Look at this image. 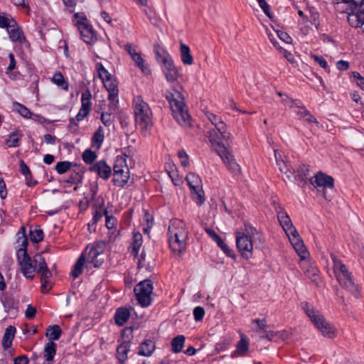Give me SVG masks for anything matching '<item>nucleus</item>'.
<instances>
[{"mask_svg": "<svg viewBox=\"0 0 364 364\" xmlns=\"http://www.w3.org/2000/svg\"><path fill=\"white\" fill-rule=\"evenodd\" d=\"M206 118L214 126L215 130V134L208 132V137L209 141L217 153L220 157L226 167L232 173L237 174L240 171V166L236 162L234 156L228 150V149L221 142V139L228 141L230 134L226 132V124L219 115L206 112Z\"/></svg>", "mask_w": 364, "mask_h": 364, "instance_id": "1", "label": "nucleus"}, {"mask_svg": "<svg viewBox=\"0 0 364 364\" xmlns=\"http://www.w3.org/2000/svg\"><path fill=\"white\" fill-rule=\"evenodd\" d=\"M264 242L263 235L250 223L245 224V232L235 233L236 247L241 257L249 259L253 257V240Z\"/></svg>", "mask_w": 364, "mask_h": 364, "instance_id": "2", "label": "nucleus"}, {"mask_svg": "<svg viewBox=\"0 0 364 364\" xmlns=\"http://www.w3.org/2000/svg\"><path fill=\"white\" fill-rule=\"evenodd\" d=\"M16 236V242L18 245L17 259L21 267V272L26 278L32 280L34 278L35 267L33 264V261L32 262L26 251L28 239L26 235V228L23 226L21 227Z\"/></svg>", "mask_w": 364, "mask_h": 364, "instance_id": "3", "label": "nucleus"}, {"mask_svg": "<svg viewBox=\"0 0 364 364\" xmlns=\"http://www.w3.org/2000/svg\"><path fill=\"white\" fill-rule=\"evenodd\" d=\"M300 306L323 336L333 338L336 336L334 326L326 321L324 316L314 309L311 304L307 301H302Z\"/></svg>", "mask_w": 364, "mask_h": 364, "instance_id": "4", "label": "nucleus"}, {"mask_svg": "<svg viewBox=\"0 0 364 364\" xmlns=\"http://www.w3.org/2000/svg\"><path fill=\"white\" fill-rule=\"evenodd\" d=\"M133 109L136 124L142 131H146L152 125V112L149 105L141 96H136L133 100Z\"/></svg>", "mask_w": 364, "mask_h": 364, "instance_id": "5", "label": "nucleus"}, {"mask_svg": "<svg viewBox=\"0 0 364 364\" xmlns=\"http://www.w3.org/2000/svg\"><path fill=\"white\" fill-rule=\"evenodd\" d=\"M166 98L169 102L173 116L178 123L184 127L189 125L191 116L181 93L178 92L170 93L166 96Z\"/></svg>", "mask_w": 364, "mask_h": 364, "instance_id": "6", "label": "nucleus"}, {"mask_svg": "<svg viewBox=\"0 0 364 364\" xmlns=\"http://www.w3.org/2000/svg\"><path fill=\"white\" fill-rule=\"evenodd\" d=\"M129 179V168L127 164L126 159L122 156H117L113 166L114 185L124 187Z\"/></svg>", "mask_w": 364, "mask_h": 364, "instance_id": "7", "label": "nucleus"}, {"mask_svg": "<svg viewBox=\"0 0 364 364\" xmlns=\"http://www.w3.org/2000/svg\"><path fill=\"white\" fill-rule=\"evenodd\" d=\"M75 26L80 33L82 39L87 44H92L96 41V36L92 26L88 23V20L83 14H75Z\"/></svg>", "mask_w": 364, "mask_h": 364, "instance_id": "8", "label": "nucleus"}, {"mask_svg": "<svg viewBox=\"0 0 364 364\" xmlns=\"http://www.w3.org/2000/svg\"><path fill=\"white\" fill-rule=\"evenodd\" d=\"M136 299L142 307H147L151 303V295L153 292V284L151 280L140 282L134 289Z\"/></svg>", "mask_w": 364, "mask_h": 364, "instance_id": "9", "label": "nucleus"}, {"mask_svg": "<svg viewBox=\"0 0 364 364\" xmlns=\"http://www.w3.org/2000/svg\"><path fill=\"white\" fill-rule=\"evenodd\" d=\"M186 180L191 190V197L193 200L198 205H201L204 200V191L200 177L193 173H189L187 174Z\"/></svg>", "mask_w": 364, "mask_h": 364, "instance_id": "10", "label": "nucleus"}, {"mask_svg": "<svg viewBox=\"0 0 364 364\" xmlns=\"http://www.w3.org/2000/svg\"><path fill=\"white\" fill-rule=\"evenodd\" d=\"M291 174L294 175V181L297 185L301 188L306 187L309 182L311 173V166L304 163H299L293 171H289Z\"/></svg>", "mask_w": 364, "mask_h": 364, "instance_id": "11", "label": "nucleus"}, {"mask_svg": "<svg viewBox=\"0 0 364 364\" xmlns=\"http://www.w3.org/2000/svg\"><path fill=\"white\" fill-rule=\"evenodd\" d=\"M348 21L354 28H362L364 32V0L352 6L348 13Z\"/></svg>", "mask_w": 364, "mask_h": 364, "instance_id": "12", "label": "nucleus"}, {"mask_svg": "<svg viewBox=\"0 0 364 364\" xmlns=\"http://www.w3.org/2000/svg\"><path fill=\"white\" fill-rule=\"evenodd\" d=\"M105 250L104 243H97L93 245L89 250L86 261L87 267H100L104 262L103 252Z\"/></svg>", "mask_w": 364, "mask_h": 364, "instance_id": "13", "label": "nucleus"}, {"mask_svg": "<svg viewBox=\"0 0 364 364\" xmlns=\"http://www.w3.org/2000/svg\"><path fill=\"white\" fill-rule=\"evenodd\" d=\"M309 183L316 188H322L323 190L326 188H334V179L332 176L324 173L322 171L317 172L313 178H309Z\"/></svg>", "mask_w": 364, "mask_h": 364, "instance_id": "14", "label": "nucleus"}, {"mask_svg": "<svg viewBox=\"0 0 364 364\" xmlns=\"http://www.w3.org/2000/svg\"><path fill=\"white\" fill-rule=\"evenodd\" d=\"M168 237L188 238V233L183 221L179 219L171 220L168 228Z\"/></svg>", "mask_w": 364, "mask_h": 364, "instance_id": "15", "label": "nucleus"}, {"mask_svg": "<svg viewBox=\"0 0 364 364\" xmlns=\"http://www.w3.org/2000/svg\"><path fill=\"white\" fill-rule=\"evenodd\" d=\"M206 234H208L211 240L217 244L218 247L220 248L227 257L234 260L236 259L237 255L235 251L228 246L219 235H218L214 230L208 228H206Z\"/></svg>", "mask_w": 364, "mask_h": 364, "instance_id": "16", "label": "nucleus"}, {"mask_svg": "<svg viewBox=\"0 0 364 364\" xmlns=\"http://www.w3.org/2000/svg\"><path fill=\"white\" fill-rule=\"evenodd\" d=\"M287 235L301 259L307 258L309 253L304 246L298 231L296 230V232L292 231V233H287Z\"/></svg>", "mask_w": 364, "mask_h": 364, "instance_id": "17", "label": "nucleus"}, {"mask_svg": "<svg viewBox=\"0 0 364 364\" xmlns=\"http://www.w3.org/2000/svg\"><path fill=\"white\" fill-rule=\"evenodd\" d=\"M105 87L109 92L108 100H109V109H115L118 103V88L113 77L102 82Z\"/></svg>", "mask_w": 364, "mask_h": 364, "instance_id": "18", "label": "nucleus"}, {"mask_svg": "<svg viewBox=\"0 0 364 364\" xmlns=\"http://www.w3.org/2000/svg\"><path fill=\"white\" fill-rule=\"evenodd\" d=\"M163 72L168 82H174L178 77V72L171 56L165 55L163 59Z\"/></svg>", "mask_w": 364, "mask_h": 364, "instance_id": "19", "label": "nucleus"}, {"mask_svg": "<svg viewBox=\"0 0 364 364\" xmlns=\"http://www.w3.org/2000/svg\"><path fill=\"white\" fill-rule=\"evenodd\" d=\"M125 50L132 57V59L135 63V65L141 69L142 73L145 75H149L151 73V69L149 66L144 63V59L141 55L136 52V50L132 47L130 44L125 46Z\"/></svg>", "mask_w": 364, "mask_h": 364, "instance_id": "20", "label": "nucleus"}, {"mask_svg": "<svg viewBox=\"0 0 364 364\" xmlns=\"http://www.w3.org/2000/svg\"><path fill=\"white\" fill-rule=\"evenodd\" d=\"M299 265L305 275L312 282H315L317 285L320 283L321 279L318 275L319 270L316 266L312 265L309 261L306 260V259H301Z\"/></svg>", "mask_w": 364, "mask_h": 364, "instance_id": "21", "label": "nucleus"}, {"mask_svg": "<svg viewBox=\"0 0 364 364\" xmlns=\"http://www.w3.org/2000/svg\"><path fill=\"white\" fill-rule=\"evenodd\" d=\"M336 279L342 287L349 291L355 297L359 298L360 290L358 286L354 283L351 273L348 274V277L338 276Z\"/></svg>", "mask_w": 364, "mask_h": 364, "instance_id": "22", "label": "nucleus"}, {"mask_svg": "<svg viewBox=\"0 0 364 364\" xmlns=\"http://www.w3.org/2000/svg\"><path fill=\"white\" fill-rule=\"evenodd\" d=\"M277 212L278 220L286 234L292 233V231L296 232V228L287 213L282 208Z\"/></svg>", "mask_w": 364, "mask_h": 364, "instance_id": "23", "label": "nucleus"}, {"mask_svg": "<svg viewBox=\"0 0 364 364\" xmlns=\"http://www.w3.org/2000/svg\"><path fill=\"white\" fill-rule=\"evenodd\" d=\"M90 171L96 172L99 177L108 179L111 175L112 169L105 161H99L89 168Z\"/></svg>", "mask_w": 364, "mask_h": 364, "instance_id": "24", "label": "nucleus"}, {"mask_svg": "<svg viewBox=\"0 0 364 364\" xmlns=\"http://www.w3.org/2000/svg\"><path fill=\"white\" fill-rule=\"evenodd\" d=\"M188 238L168 237L169 247L176 255H181L186 250Z\"/></svg>", "mask_w": 364, "mask_h": 364, "instance_id": "25", "label": "nucleus"}, {"mask_svg": "<svg viewBox=\"0 0 364 364\" xmlns=\"http://www.w3.org/2000/svg\"><path fill=\"white\" fill-rule=\"evenodd\" d=\"M331 259L333 263V269L336 278L337 279L338 276L348 277V274H350V272L348 271L346 266L340 259L337 257L335 254L331 253Z\"/></svg>", "mask_w": 364, "mask_h": 364, "instance_id": "26", "label": "nucleus"}, {"mask_svg": "<svg viewBox=\"0 0 364 364\" xmlns=\"http://www.w3.org/2000/svg\"><path fill=\"white\" fill-rule=\"evenodd\" d=\"M38 273L41 274V291L43 294L48 293L52 287L50 280L52 275L50 269L48 268L43 270L42 272H39Z\"/></svg>", "mask_w": 364, "mask_h": 364, "instance_id": "27", "label": "nucleus"}, {"mask_svg": "<svg viewBox=\"0 0 364 364\" xmlns=\"http://www.w3.org/2000/svg\"><path fill=\"white\" fill-rule=\"evenodd\" d=\"M131 343L129 341H124L117 348V357L121 364L127 359V353L130 350Z\"/></svg>", "mask_w": 364, "mask_h": 364, "instance_id": "28", "label": "nucleus"}, {"mask_svg": "<svg viewBox=\"0 0 364 364\" xmlns=\"http://www.w3.org/2000/svg\"><path fill=\"white\" fill-rule=\"evenodd\" d=\"M15 333L16 328L12 326L6 328L2 340V346L4 350L8 349L11 346Z\"/></svg>", "mask_w": 364, "mask_h": 364, "instance_id": "29", "label": "nucleus"}, {"mask_svg": "<svg viewBox=\"0 0 364 364\" xmlns=\"http://www.w3.org/2000/svg\"><path fill=\"white\" fill-rule=\"evenodd\" d=\"M249 349V341L245 335H241L240 340L236 346V350L232 354V357L235 355L242 356Z\"/></svg>", "mask_w": 364, "mask_h": 364, "instance_id": "30", "label": "nucleus"}, {"mask_svg": "<svg viewBox=\"0 0 364 364\" xmlns=\"http://www.w3.org/2000/svg\"><path fill=\"white\" fill-rule=\"evenodd\" d=\"M180 53L182 63L186 65H190L193 63V57L191 54L189 47L183 43H180Z\"/></svg>", "mask_w": 364, "mask_h": 364, "instance_id": "31", "label": "nucleus"}, {"mask_svg": "<svg viewBox=\"0 0 364 364\" xmlns=\"http://www.w3.org/2000/svg\"><path fill=\"white\" fill-rule=\"evenodd\" d=\"M130 312L127 308H119L114 315L115 323L118 326H123L129 319Z\"/></svg>", "mask_w": 364, "mask_h": 364, "instance_id": "32", "label": "nucleus"}, {"mask_svg": "<svg viewBox=\"0 0 364 364\" xmlns=\"http://www.w3.org/2000/svg\"><path fill=\"white\" fill-rule=\"evenodd\" d=\"M155 349V343L151 340L144 341L139 348V355L149 357Z\"/></svg>", "mask_w": 364, "mask_h": 364, "instance_id": "33", "label": "nucleus"}, {"mask_svg": "<svg viewBox=\"0 0 364 364\" xmlns=\"http://www.w3.org/2000/svg\"><path fill=\"white\" fill-rule=\"evenodd\" d=\"M86 261L85 253L83 252L75 262L71 275L74 279L78 277L82 272L83 267Z\"/></svg>", "mask_w": 364, "mask_h": 364, "instance_id": "34", "label": "nucleus"}, {"mask_svg": "<svg viewBox=\"0 0 364 364\" xmlns=\"http://www.w3.org/2000/svg\"><path fill=\"white\" fill-rule=\"evenodd\" d=\"M8 33L10 39L12 41L18 42L19 43H22L25 41V37L23 34V32L18 27H10L8 28Z\"/></svg>", "mask_w": 364, "mask_h": 364, "instance_id": "35", "label": "nucleus"}, {"mask_svg": "<svg viewBox=\"0 0 364 364\" xmlns=\"http://www.w3.org/2000/svg\"><path fill=\"white\" fill-rule=\"evenodd\" d=\"M61 334L62 331L59 326L53 325L48 328L46 336L50 340V341H53L58 340Z\"/></svg>", "mask_w": 364, "mask_h": 364, "instance_id": "36", "label": "nucleus"}, {"mask_svg": "<svg viewBox=\"0 0 364 364\" xmlns=\"http://www.w3.org/2000/svg\"><path fill=\"white\" fill-rule=\"evenodd\" d=\"M92 105V94L90 90L87 88L81 94V107L90 111Z\"/></svg>", "mask_w": 364, "mask_h": 364, "instance_id": "37", "label": "nucleus"}, {"mask_svg": "<svg viewBox=\"0 0 364 364\" xmlns=\"http://www.w3.org/2000/svg\"><path fill=\"white\" fill-rule=\"evenodd\" d=\"M56 353V344L53 341H49L46 343L44 349V357L46 360H53Z\"/></svg>", "mask_w": 364, "mask_h": 364, "instance_id": "38", "label": "nucleus"}, {"mask_svg": "<svg viewBox=\"0 0 364 364\" xmlns=\"http://www.w3.org/2000/svg\"><path fill=\"white\" fill-rule=\"evenodd\" d=\"M185 336L178 335L175 337L171 341V350L173 353H178L182 350L185 343Z\"/></svg>", "mask_w": 364, "mask_h": 364, "instance_id": "39", "label": "nucleus"}, {"mask_svg": "<svg viewBox=\"0 0 364 364\" xmlns=\"http://www.w3.org/2000/svg\"><path fill=\"white\" fill-rule=\"evenodd\" d=\"M21 138V134L19 132H13L9 135L8 139H6V144L9 147H17L20 145Z\"/></svg>", "mask_w": 364, "mask_h": 364, "instance_id": "40", "label": "nucleus"}, {"mask_svg": "<svg viewBox=\"0 0 364 364\" xmlns=\"http://www.w3.org/2000/svg\"><path fill=\"white\" fill-rule=\"evenodd\" d=\"M51 81L64 90H68L69 89L68 82L65 80L64 77L60 72L55 73L53 75Z\"/></svg>", "mask_w": 364, "mask_h": 364, "instance_id": "41", "label": "nucleus"}, {"mask_svg": "<svg viewBox=\"0 0 364 364\" xmlns=\"http://www.w3.org/2000/svg\"><path fill=\"white\" fill-rule=\"evenodd\" d=\"M33 263L35 271L36 270L37 272H42L43 270L48 269L45 258L41 254H36L34 255Z\"/></svg>", "mask_w": 364, "mask_h": 364, "instance_id": "42", "label": "nucleus"}, {"mask_svg": "<svg viewBox=\"0 0 364 364\" xmlns=\"http://www.w3.org/2000/svg\"><path fill=\"white\" fill-rule=\"evenodd\" d=\"M232 338L230 336H224L221 338L220 341L216 343L215 350L217 353L225 351L228 349L232 343Z\"/></svg>", "mask_w": 364, "mask_h": 364, "instance_id": "43", "label": "nucleus"}, {"mask_svg": "<svg viewBox=\"0 0 364 364\" xmlns=\"http://www.w3.org/2000/svg\"><path fill=\"white\" fill-rule=\"evenodd\" d=\"M105 135L104 131L101 126H100L97 129L94 133V135L92 139V142L93 145H96L97 149L101 147V145L104 141Z\"/></svg>", "mask_w": 364, "mask_h": 364, "instance_id": "44", "label": "nucleus"}, {"mask_svg": "<svg viewBox=\"0 0 364 364\" xmlns=\"http://www.w3.org/2000/svg\"><path fill=\"white\" fill-rule=\"evenodd\" d=\"M142 245V235L141 233H136L133 237L132 254L135 257L139 254L140 247Z\"/></svg>", "mask_w": 364, "mask_h": 364, "instance_id": "45", "label": "nucleus"}, {"mask_svg": "<svg viewBox=\"0 0 364 364\" xmlns=\"http://www.w3.org/2000/svg\"><path fill=\"white\" fill-rule=\"evenodd\" d=\"M96 69L97 71V74L99 77L102 80V81H105L107 79L112 78V75L105 68L101 63H97L96 64Z\"/></svg>", "mask_w": 364, "mask_h": 364, "instance_id": "46", "label": "nucleus"}, {"mask_svg": "<svg viewBox=\"0 0 364 364\" xmlns=\"http://www.w3.org/2000/svg\"><path fill=\"white\" fill-rule=\"evenodd\" d=\"M90 112V111H88L85 109H83L82 107H80L77 114L76 115V117L71 118L70 119V124L71 125H75V126L77 127V123L76 122V121L80 122V121L83 120L87 116H88Z\"/></svg>", "mask_w": 364, "mask_h": 364, "instance_id": "47", "label": "nucleus"}, {"mask_svg": "<svg viewBox=\"0 0 364 364\" xmlns=\"http://www.w3.org/2000/svg\"><path fill=\"white\" fill-rule=\"evenodd\" d=\"M72 167V163L68 161H60L55 164V170L59 174H63Z\"/></svg>", "mask_w": 364, "mask_h": 364, "instance_id": "48", "label": "nucleus"}, {"mask_svg": "<svg viewBox=\"0 0 364 364\" xmlns=\"http://www.w3.org/2000/svg\"><path fill=\"white\" fill-rule=\"evenodd\" d=\"M82 157L85 163L91 164L96 159L97 154L95 151L87 149L83 152Z\"/></svg>", "mask_w": 364, "mask_h": 364, "instance_id": "49", "label": "nucleus"}, {"mask_svg": "<svg viewBox=\"0 0 364 364\" xmlns=\"http://www.w3.org/2000/svg\"><path fill=\"white\" fill-rule=\"evenodd\" d=\"M14 109L25 118H30L31 116V111L21 104H19L18 102L14 103Z\"/></svg>", "mask_w": 364, "mask_h": 364, "instance_id": "50", "label": "nucleus"}, {"mask_svg": "<svg viewBox=\"0 0 364 364\" xmlns=\"http://www.w3.org/2000/svg\"><path fill=\"white\" fill-rule=\"evenodd\" d=\"M30 237L32 242L38 243L43 239V232L41 229L31 230Z\"/></svg>", "mask_w": 364, "mask_h": 364, "instance_id": "51", "label": "nucleus"}, {"mask_svg": "<svg viewBox=\"0 0 364 364\" xmlns=\"http://www.w3.org/2000/svg\"><path fill=\"white\" fill-rule=\"evenodd\" d=\"M301 101L300 100H294L288 96H286L282 100V102L288 106L290 109H293L294 107H297Z\"/></svg>", "mask_w": 364, "mask_h": 364, "instance_id": "52", "label": "nucleus"}, {"mask_svg": "<svg viewBox=\"0 0 364 364\" xmlns=\"http://www.w3.org/2000/svg\"><path fill=\"white\" fill-rule=\"evenodd\" d=\"M311 58L318 65H320V67L323 68L325 70H329L328 63L323 56L313 55H311Z\"/></svg>", "mask_w": 364, "mask_h": 364, "instance_id": "53", "label": "nucleus"}, {"mask_svg": "<svg viewBox=\"0 0 364 364\" xmlns=\"http://www.w3.org/2000/svg\"><path fill=\"white\" fill-rule=\"evenodd\" d=\"M154 53L156 55L157 60L159 62H161L162 64H163V59L164 58L165 55L171 56L166 50H164L163 48H160L159 46L154 47Z\"/></svg>", "mask_w": 364, "mask_h": 364, "instance_id": "54", "label": "nucleus"}, {"mask_svg": "<svg viewBox=\"0 0 364 364\" xmlns=\"http://www.w3.org/2000/svg\"><path fill=\"white\" fill-rule=\"evenodd\" d=\"M178 156L180 159L181 164L183 167H187L189 164L188 156L184 150H180L178 152Z\"/></svg>", "mask_w": 364, "mask_h": 364, "instance_id": "55", "label": "nucleus"}, {"mask_svg": "<svg viewBox=\"0 0 364 364\" xmlns=\"http://www.w3.org/2000/svg\"><path fill=\"white\" fill-rule=\"evenodd\" d=\"M100 119L105 127H109L112 123V117L110 113L102 112Z\"/></svg>", "mask_w": 364, "mask_h": 364, "instance_id": "56", "label": "nucleus"}, {"mask_svg": "<svg viewBox=\"0 0 364 364\" xmlns=\"http://www.w3.org/2000/svg\"><path fill=\"white\" fill-rule=\"evenodd\" d=\"M260 8L262 9L263 12L269 17L272 18L270 8L269 4L266 2L265 0H257Z\"/></svg>", "mask_w": 364, "mask_h": 364, "instance_id": "57", "label": "nucleus"}, {"mask_svg": "<svg viewBox=\"0 0 364 364\" xmlns=\"http://www.w3.org/2000/svg\"><path fill=\"white\" fill-rule=\"evenodd\" d=\"M205 314L203 308L197 306L193 310L194 318L196 321L202 320Z\"/></svg>", "mask_w": 364, "mask_h": 364, "instance_id": "58", "label": "nucleus"}, {"mask_svg": "<svg viewBox=\"0 0 364 364\" xmlns=\"http://www.w3.org/2000/svg\"><path fill=\"white\" fill-rule=\"evenodd\" d=\"M277 36L280 40H282L286 43H291L292 42L291 37L285 31H278Z\"/></svg>", "mask_w": 364, "mask_h": 364, "instance_id": "59", "label": "nucleus"}, {"mask_svg": "<svg viewBox=\"0 0 364 364\" xmlns=\"http://www.w3.org/2000/svg\"><path fill=\"white\" fill-rule=\"evenodd\" d=\"M104 214L106 216V226L108 229H112L114 228L115 224V218L112 216L108 215V212L107 210H104Z\"/></svg>", "mask_w": 364, "mask_h": 364, "instance_id": "60", "label": "nucleus"}, {"mask_svg": "<svg viewBox=\"0 0 364 364\" xmlns=\"http://www.w3.org/2000/svg\"><path fill=\"white\" fill-rule=\"evenodd\" d=\"M19 165H20L19 171L21 173V174H23L24 176H28V175L29 176L30 172H31L30 168L26 164V163L24 162V161L23 159H20Z\"/></svg>", "mask_w": 364, "mask_h": 364, "instance_id": "61", "label": "nucleus"}, {"mask_svg": "<svg viewBox=\"0 0 364 364\" xmlns=\"http://www.w3.org/2000/svg\"><path fill=\"white\" fill-rule=\"evenodd\" d=\"M36 313V308L32 306L31 304H28L25 311V316L28 319H32L34 318Z\"/></svg>", "mask_w": 364, "mask_h": 364, "instance_id": "62", "label": "nucleus"}, {"mask_svg": "<svg viewBox=\"0 0 364 364\" xmlns=\"http://www.w3.org/2000/svg\"><path fill=\"white\" fill-rule=\"evenodd\" d=\"M299 110L296 112L297 114H299L301 117H305L309 114V111L306 108L302 102H300L296 107Z\"/></svg>", "mask_w": 364, "mask_h": 364, "instance_id": "63", "label": "nucleus"}, {"mask_svg": "<svg viewBox=\"0 0 364 364\" xmlns=\"http://www.w3.org/2000/svg\"><path fill=\"white\" fill-rule=\"evenodd\" d=\"M28 358L26 355H20L14 358V364H28Z\"/></svg>", "mask_w": 364, "mask_h": 364, "instance_id": "64", "label": "nucleus"}]
</instances>
